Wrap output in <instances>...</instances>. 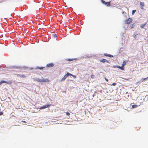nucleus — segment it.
<instances>
[{
	"instance_id": "7ed1b4c3",
	"label": "nucleus",
	"mask_w": 148,
	"mask_h": 148,
	"mask_svg": "<svg viewBox=\"0 0 148 148\" xmlns=\"http://www.w3.org/2000/svg\"><path fill=\"white\" fill-rule=\"evenodd\" d=\"M140 5L141 8L142 9L144 10L145 5L144 3V2H140Z\"/></svg>"
},
{
	"instance_id": "f03ea898",
	"label": "nucleus",
	"mask_w": 148,
	"mask_h": 148,
	"mask_svg": "<svg viewBox=\"0 0 148 148\" xmlns=\"http://www.w3.org/2000/svg\"><path fill=\"white\" fill-rule=\"evenodd\" d=\"M51 106V105L50 104H47V105H45V106H43L41 107L40 108V109H44L46 108H49Z\"/></svg>"
},
{
	"instance_id": "4468645a",
	"label": "nucleus",
	"mask_w": 148,
	"mask_h": 148,
	"mask_svg": "<svg viewBox=\"0 0 148 148\" xmlns=\"http://www.w3.org/2000/svg\"><path fill=\"white\" fill-rule=\"evenodd\" d=\"M34 79L38 82H42L41 79L39 78Z\"/></svg>"
},
{
	"instance_id": "6e6552de",
	"label": "nucleus",
	"mask_w": 148,
	"mask_h": 148,
	"mask_svg": "<svg viewBox=\"0 0 148 148\" xmlns=\"http://www.w3.org/2000/svg\"><path fill=\"white\" fill-rule=\"evenodd\" d=\"M70 75H72V74L68 72L64 76V79H66L67 77Z\"/></svg>"
},
{
	"instance_id": "412c9836",
	"label": "nucleus",
	"mask_w": 148,
	"mask_h": 148,
	"mask_svg": "<svg viewBox=\"0 0 148 148\" xmlns=\"http://www.w3.org/2000/svg\"><path fill=\"white\" fill-rule=\"evenodd\" d=\"M74 60L73 59H66V60L69 61H73Z\"/></svg>"
},
{
	"instance_id": "ddd939ff",
	"label": "nucleus",
	"mask_w": 148,
	"mask_h": 148,
	"mask_svg": "<svg viewBox=\"0 0 148 148\" xmlns=\"http://www.w3.org/2000/svg\"><path fill=\"white\" fill-rule=\"evenodd\" d=\"M115 67L117 68H119V69L122 70H123L124 68V67L122 66H115Z\"/></svg>"
},
{
	"instance_id": "473e14b6",
	"label": "nucleus",
	"mask_w": 148,
	"mask_h": 148,
	"mask_svg": "<svg viewBox=\"0 0 148 148\" xmlns=\"http://www.w3.org/2000/svg\"><path fill=\"white\" fill-rule=\"evenodd\" d=\"M133 24L132 25V28H133Z\"/></svg>"
},
{
	"instance_id": "bb28decb",
	"label": "nucleus",
	"mask_w": 148,
	"mask_h": 148,
	"mask_svg": "<svg viewBox=\"0 0 148 148\" xmlns=\"http://www.w3.org/2000/svg\"><path fill=\"white\" fill-rule=\"evenodd\" d=\"M116 85V84L115 83H113L112 84L110 85L111 86H115Z\"/></svg>"
},
{
	"instance_id": "0eeeda50",
	"label": "nucleus",
	"mask_w": 148,
	"mask_h": 148,
	"mask_svg": "<svg viewBox=\"0 0 148 148\" xmlns=\"http://www.w3.org/2000/svg\"><path fill=\"white\" fill-rule=\"evenodd\" d=\"M41 80L42 81V82H49V80L48 79L42 78Z\"/></svg>"
},
{
	"instance_id": "2f4dec72",
	"label": "nucleus",
	"mask_w": 148,
	"mask_h": 148,
	"mask_svg": "<svg viewBox=\"0 0 148 148\" xmlns=\"http://www.w3.org/2000/svg\"><path fill=\"white\" fill-rule=\"evenodd\" d=\"M22 122H23V123H26V122L25 121H22Z\"/></svg>"
},
{
	"instance_id": "39448f33",
	"label": "nucleus",
	"mask_w": 148,
	"mask_h": 148,
	"mask_svg": "<svg viewBox=\"0 0 148 148\" xmlns=\"http://www.w3.org/2000/svg\"><path fill=\"white\" fill-rule=\"evenodd\" d=\"M1 84L3 83H5L8 84H12V82L11 81H10L9 82H7L4 80H2L1 81Z\"/></svg>"
},
{
	"instance_id": "9d476101",
	"label": "nucleus",
	"mask_w": 148,
	"mask_h": 148,
	"mask_svg": "<svg viewBox=\"0 0 148 148\" xmlns=\"http://www.w3.org/2000/svg\"><path fill=\"white\" fill-rule=\"evenodd\" d=\"M70 75H72V74L68 72L64 76V79H66L67 77Z\"/></svg>"
},
{
	"instance_id": "cd10ccee",
	"label": "nucleus",
	"mask_w": 148,
	"mask_h": 148,
	"mask_svg": "<svg viewBox=\"0 0 148 148\" xmlns=\"http://www.w3.org/2000/svg\"><path fill=\"white\" fill-rule=\"evenodd\" d=\"M3 112H0V116L2 115L3 114Z\"/></svg>"
},
{
	"instance_id": "20e7f679",
	"label": "nucleus",
	"mask_w": 148,
	"mask_h": 148,
	"mask_svg": "<svg viewBox=\"0 0 148 148\" xmlns=\"http://www.w3.org/2000/svg\"><path fill=\"white\" fill-rule=\"evenodd\" d=\"M103 3L105 5H106L108 6H109L110 5V1L106 2L103 0H101Z\"/></svg>"
},
{
	"instance_id": "2eb2a0df",
	"label": "nucleus",
	"mask_w": 148,
	"mask_h": 148,
	"mask_svg": "<svg viewBox=\"0 0 148 148\" xmlns=\"http://www.w3.org/2000/svg\"><path fill=\"white\" fill-rule=\"evenodd\" d=\"M100 61L101 62L104 63L105 62H108V61L107 60L105 59H103L101 60H100Z\"/></svg>"
},
{
	"instance_id": "f8f14e48",
	"label": "nucleus",
	"mask_w": 148,
	"mask_h": 148,
	"mask_svg": "<svg viewBox=\"0 0 148 148\" xmlns=\"http://www.w3.org/2000/svg\"><path fill=\"white\" fill-rule=\"evenodd\" d=\"M17 76L19 77L23 78H25L26 77L25 75L23 74H18L17 75Z\"/></svg>"
},
{
	"instance_id": "a211bd4d",
	"label": "nucleus",
	"mask_w": 148,
	"mask_h": 148,
	"mask_svg": "<svg viewBox=\"0 0 148 148\" xmlns=\"http://www.w3.org/2000/svg\"><path fill=\"white\" fill-rule=\"evenodd\" d=\"M45 67H37L36 68V69H39L40 70H43L44 68Z\"/></svg>"
},
{
	"instance_id": "aec40b11",
	"label": "nucleus",
	"mask_w": 148,
	"mask_h": 148,
	"mask_svg": "<svg viewBox=\"0 0 148 148\" xmlns=\"http://www.w3.org/2000/svg\"><path fill=\"white\" fill-rule=\"evenodd\" d=\"M138 105H133L132 106V107L133 108H136L138 107Z\"/></svg>"
},
{
	"instance_id": "6ab92c4d",
	"label": "nucleus",
	"mask_w": 148,
	"mask_h": 148,
	"mask_svg": "<svg viewBox=\"0 0 148 148\" xmlns=\"http://www.w3.org/2000/svg\"><path fill=\"white\" fill-rule=\"evenodd\" d=\"M126 64V62L125 61H123L122 64V66L124 67L125 65Z\"/></svg>"
},
{
	"instance_id": "7c9ffc66",
	"label": "nucleus",
	"mask_w": 148,
	"mask_h": 148,
	"mask_svg": "<svg viewBox=\"0 0 148 148\" xmlns=\"http://www.w3.org/2000/svg\"><path fill=\"white\" fill-rule=\"evenodd\" d=\"M104 79H105V80H106L107 82H108V79H107L105 77V78H104Z\"/></svg>"
},
{
	"instance_id": "b1692460",
	"label": "nucleus",
	"mask_w": 148,
	"mask_h": 148,
	"mask_svg": "<svg viewBox=\"0 0 148 148\" xmlns=\"http://www.w3.org/2000/svg\"><path fill=\"white\" fill-rule=\"evenodd\" d=\"M65 79H64V77L61 79V81H64Z\"/></svg>"
},
{
	"instance_id": "4be33fe9",
	"label": "nucleus",
	"mask_w": 148,
	"mask_h": 148,
	"mask_svg": "<svg viewBox=\"0 0 148 148\" xmlns=\"http://www.w3.org/2000/svg\"><path fill=\"white\" fill-rule=\"evenodd\" d=\"M145 79H145V78H143L141 79V81H142V82H143V81H145Z\"/></svg>"
},
{
	"instance_id": "c85d7f7f",
	"label": "nucleus",
	"mask_w": 148,
	"mask_h": 148,
	"mask_svg": "<svg viewBox=\"0 0 148 148\" xmlns=\"http://www.w3.org/2000/svg\"><path fill=\"white\" fill-rule=\"evenodd\" d=\"M70 75L72 76L74 78H75L76 77L75 75H73L72 74V75Z\"/></svg>"
},
{
	"instance_id": "9b49d317",
	"label": "nucleus",
	"mask_w": 148,
	"mask_h": 148,
	"mask_svg": "<svg viewBox=\"0 0 148 148\" xmlns=\"http://www.w3.org/2000/svg\"><path fill=\"white\" fill-rule=\"evenodd\" d=\"M70 75H72V74L68 72L64 76V79H66L67 77Z\"/></svg>"
},
{
	"instance_id": "72a5a7b5",
	"label": "nucleus",
	"mask_w": 148,
	"mask_h": 148,
	"mask_svg": "<svg viewBox=\"0 0 148 148\" xmlns=\"http://www.w3.org/2000/svg\"><path fill=\"white\" fill-rule=\"evenodd\" d=\"M145 79H148V77H147V78H145Z\"/></svg>"
},
{
	"instance_id": "a878e982",
	"label": "nucleus",
	"mask_w": 148,
	"mask_h": 148,
	"mask_svg": "<svg viewBox=\"0 0 148 148\" xmlns=\"http://www.w3.org/2000/svg\"><path fill=\"white\" fill-rule=\"evenodd\" d=\"M136 10H133L132 11V14H133L135 13V12H136Z\"/></svg>"
},
{
	"instance_id": "f704fd0d",
	"label": "nucleus",
	"mask_w": 148,
	"mask_h": 148,
	"mask_svg": "<svg viewBox=\"0 0 148 148\" xmlns=\"http://www.w3.org/2000/svg\"><path fill=\"white\" fill-rule=\"evenodd\" d=\"M1 84V82H0V85Z\"/></svg>"
},
{
	"instance_id": "f3484780",
	"label": "nucleus",
	"mask_w": 148,
	"mask_h": 148,
	"mask_svg": "<svg viewBox=\"0 0 148 148\" xmlns=\"http://www.w3.org/2000/svg\"><path fill=\"white\" fill-rule=\"evenodd\" d=\"M147 23L146 22L144 24H142L141 25H140V27L141 28H144L145 27V25H146Z\"/></svg>"
},
{
	"instance_id": "423d86ee",
	"label": "nucleus",
	"mask_w": 148,
	"mask_h": 148,
	"mask_svg": "<svg viewBox=\"0 0 148 148\" xmlns=\"http://www.w3.org/2000/svg\"><path fill=\"white\" fill-rule=\"evenodd\" d=\"M54 64L53 63H51L47 64L46 66L47 67H51L53 66Z\"/></svg>"
},
{
	"instance_id": "f257e3e1",
	"label": "nucleus",
	"mask_w": 148,
	"mask_h": 148,
	"mask_svg": "<svg viewBox=\"0 0 148 148\" xmlns=\"http://www.w3.org/2000/svg\"><path fill=\"white\" fill-rule=\"evenodd\" d=\"M132 18H129L126 20L125 23L127 24H129L131 23L132 22Z\"/></svg>"
},
{
	"instance_id": "c756f323",
	"label": "nucleus",
	"mask_w": 148,
	"mask_h": 148,
	"mask_svg": "<svg viewBox=\"0 0 148 148\" xmlns=\"http://www.w3.org/2000/svg\"><path fill=\"white\" fill-rule=\"evenodd\" d=\"M104 55L105 56H108L107 55H108V54H107V53H104Z\"/></svg>"
},
{
	"instance_id": "1a4fd4ad",
	"label": "nucleus",
	"mask_w": 148,
	"mask_h": 148,
	"mask_svg": "<svg viewBox=\"0 0 148 148\" xmlns=\"http://www.w3.org/2000/svg\"><path fill=\"white\" fill-rule=\"evenodd\" d=\"M70 75H72V74L68 72L64 76V79H66L67 77Z\"/></svg>"
},
{
	"instance_id": "dca6fc26",
	"label": "nucleus",
	"mask_w": 148,
	"mask_h": 148,
	"mask_svg": "<svg viewBox=\"0 0 148 148\" xmlns=\"http://www.w3.org/2000/svg\"><path fill=\"white\" fill-rule=\"evenodd\" d=\"M51 36L52 38H56L57 37V35L56 34H52Z\"/></svg>"
},
{
	"instance_id": "5701e85b",
	"label": "nucleus",
	"mask_w": 148,
	"mask_h": 148,
	"mask_svg": "<svg viewBox=\"0 0 148 148\" xmlns=\"http://www.w3.org/2000/svg\"><path fill=\"white\" fill-rule=\"evenodd\" d=\"M108 56V57H113V56L111 55H110V54H108V55H107Z\"/></svg>"
},
{
	"instance_id": "393cba45",
	"label": "nucleus",
	"mask_w": 148,
	"mask_h": 148,
	"mask_svg": "<svg viewBox=\"0 0 148 148\" xmlns=\"http://www.w3.org/2000/svg\"><path fill=\"white\" fill-rule=\"evenodd\" d=\"M66 114L67 115L69 116L70 115V114L68 112H66Z\"/></svg>"
}]
</instances>
